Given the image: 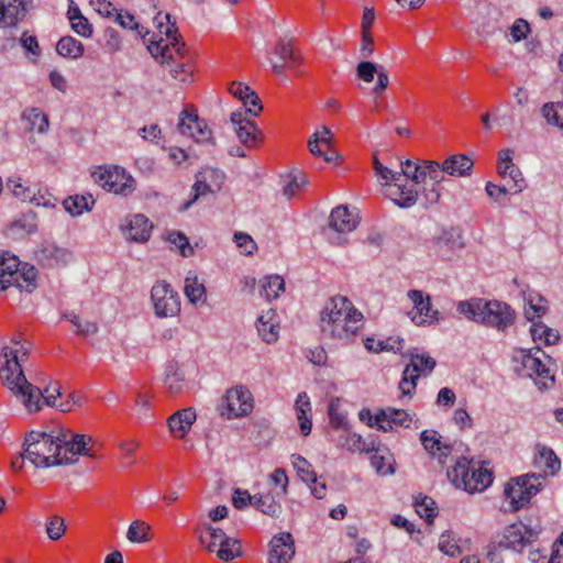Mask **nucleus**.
Wrapping results in <instances>:
<instances>
[{
	"mask_svg": "<svg viewBox=\"0 0 563 563\" xmlns=\"http://www.w3.org/2000/svg\"><path fill=\"white\" fill-rule=\"evenodd\" d=\"M229 92L242 102L243 112H249L253 117H257L262 112L261 100L249 86L234 81L229 86Z\"/></svg>",
	"mask_w": 563,
	"mask_h": 563,
	"instance_id": "obj_26",
	"label": "nucleus"
},
{
	"mask_svg": "<svg viewBox=\"0 0 563 563\" xmlns=\"http://www.w3.org/2000/svg\"><path fill=\"white\" fill-rule=\"evenodd\" d=\"M218 548L217 556L222 561L229 562L241 555V547L236 539L230 538L228 544L223 542Z\"/></svg>",
	"mask_w": 563,
	"mask_h": 563,
	"instance_id": "obj_62",
	"label": "nucleus"
},
{
	"mask_svg": "<svg viewBox=\"0 0 563 563\" xmlns=\"http://www.w3.org/2000/svg\"><path fill=\"white\" fill-rule=\"evenodd\" d=\"M249 112L238 110L231 113L230 121L239 141L249 148H254L263 141L262 132L256 124L247 118Z\"/></svg>",
	"mask_w": 563,
	"mask_h": 563,
	"instance_id": "obj_17",
	"label": "nucleus"
},
{
	"mask_svg": "<svg viewBox=\"0 0 563 563\" xmlns=\"http://www.w3.org/2000/svg\"><path fill=\"white\" fill-rule=\"evenodd\" d=\"M358 216L349 210L346 206H338L329 217V230L334 233L345 234L356 229Z\"/></svg>",
	"mask_w": 563,
	"mask_h": 563,
	"instance_id": "obj_25",
	"label": "nucleus"
},
{
	"mask_svg": "<svg viewBox=\"0 0 563 563\" xmlns=\"http://www.w3.org/2000/svg\"><path fill=\"white\" fill-rule=\"evenodd\" d=\"M338 445L350 452H368L372 450L360 434L352 433L347 429L343 430V433L339 437Z\"/></svg>",
	"mask_w": 563,
	"mask_h": 563,
	"instance_id": "obj_45",
	"label": "nucleus"
},
{
	"mask_svg": "<svg viewBox=\"0 0 563 563\" xmlns=\"http://www.w3.org/2000/svg\"><path fill=\"white\" fill-rule=\"evenodd\" d=\"M308 147L309 151L314 156L323 157L327 164L336 166L342 161V156L339 153L331 150L330 146L329 148L322 146L321 142H319L318 139L310 137L308 142Z\"/></svg>",
	"mask_w": 563,
	"mask_h": 563,
	"instance_id": "obj_46",
	"label": "nucleus"
},
{
	"mask_svg": "<svg viewBox=\"0 0 563 563\" xmlns=\"http://www.w3.org/2000/svg\"><path fill=\"white\" fill-rule=\"evenodd\" d=\"M526 188L525 178H499V183L486 184L487 195L498 202H505L507 197L521 192Z\"/></svg>",
	"mask_w": 563,
	"mask_h": 563,
	"instance_id": "obj_23",
	"label": "nucleus"
},
{
	"mask_svg": "<svg viewBox=\"0 0 563 563\" xmlns=\"http://www.w3.org/2000/svg\"><path fill=\"white\" fill-rule=\"evenodd\" d=\"M542 115L548 123L563 129V102H550L542 107Z\"/></svg>",
	"mask_w": 563,
	"mask_h": 563,
	"instance_id": "obj_56",
	"label": "nucleus"
},
{
	"mask_svg": "<svg viewBox=\"0 0 563 563\" xmlns=\"http://www.w3.org/2000/svg\"><path fill=\"white\" fill-rule=\"evenodd\" d=\"M253 409L251 391L243 387L231 388L222 399L220 413L228 419L247 416Z\"/></svg>",
	"mask_w": 563,
	"mask_h": 563,
	"instance_id": "obj_13",
	"label": "nucleus"
},
{
	"mask_svg": "<svg viewBox=\"0 0 563 563\" xmlns=\"http://www.w3.org/2000/svg\"><path fill=\"white\" fill-rule=\"evenodd\" d=\"M412 422L411 415L405 409L386 407L376 412L377 430L393 431L395 428H409Z\"/></svg>",
	"mask_w": 563,
	"mask_h": 563,
	"instance_id": "obj_21",
	"label": "nucleus"
},
{
	"mask_svg": "<svg viewBox=\"0 0 563 563\" xmlns=\"http://www.w3.org/2000/svg\"><path fill=\"white\" fill-rule=\"evenodd\" d=\"M123 238L133 243H145L150 240L153 223L142 213L125 216L119 225Z\"/></svg>",
	"mask_w": 563,
	"mask_h": 563,
	"instance_id": "obj_16",
	"label": "nucleus"
},
{
	"mask_svg": "<svg viewBox=\"0 0 563 563\" xmlns=\"http://www.w3.org/2000/svg\"><path fill=\"white\" fill-rule=\"evenodd\" d=\"M196 418V411L191 407L176 411L167 419L169 432L176 438H185L190 431Z\"/></svg>",
	"mask_w": 563,
	"mask_h": 563,
	"instance_id": "obj_28",
	"label": "nucleus"
},
{
	"mask_svg": "<svg viewBox=\"0 0 563 563\" xmlns=\"http://www.w3.org/2000/svg\"><path fill=\"white\" fill-rule=\"evenodd\" d=\"M150 531V525L135 520L129 526L126 539L132 543H145L151 540Z\"/></svg>",
	"mask_w": 563,
	"mask_h": 563,
	"instance_id": "obj_49",
	"label": "nucleus"
},
{
	"mask_svg": "<svg viewBox=\"0 0 563 563\" xmlns=\"http://www.w3.org/2000/svg\"><path fill=\"white\" fill-rule=\"evenodd\" d=\"M218 190H220L219 185L216 188H213L205 180H197L192 186V198L185 202L183 210H187L194 202H196L200 198L214 195V192Z\"/></svg>",
	"mask_w": 563,
	"mask_h": 563,
	"instance_id": "obj_59",
	"label": "nucleus"
},
{
	"mask_svg": "<svg viewBox=\"0 0 563 563\" xmlns=\"http://www.w3.org/2000/svg\"><path fill=\"white\" fill-rule=\"evenodd\" d=\"M474 166L473 159L466 154H454L449 156L442 165L440 172L454 176H470Z\"/></svg>",
	"mask_w": 563,
	"mask_h": 563,
	"instance_id": "obj_30",
	"label": "nucleus"
},
{
	"mask_svg": "<svg viewBox=\"0 0 563 563\" xmlns=\"http://www.w3.org/2000/svg\"><path fill=\"white\" fill-rule=\"evenodd\" d=\"M379 67L373 62L362 60L356 66V76L362 81L369 84L374 80L375 75H378Z\"/></svg>",
	"mask_w": 563,
	"mask_h": 563,
	"instance_id": "obj_64",
	"label": "nucleus"
},
{
	"mask_svg": "<svg viewBox=\"0 0 563 563\" xmlns=\"http://www.w3.org/2000/svg\"><path fill=\"white\" fill-rule=\"evenodd\" d=\"M95 200L91 195L87 196H69L63 201L65 210L73 217L81 216L85 211H90Z\"/></svg>",
	"mask_w": 563,
	"mask_h": 563,
	"instance_id": "obj_38",
	"label": "nucleus"
},
{
	"mask_svg": "<svg viewBox=\"0 0 563 563\" xmlns=\"http://www.w3.org/2000/svg\"><path fill=\"white\" fill-rule=\"evenodd\" d=\"M253 506L271 517H277L282 512V506L271 495L255 496Z\"/></svg>",
	"mask_w": 563,
	"mask_h": 563,
	"instance_id": "obj_53",
	"label": "nucleus"
},
{
	"mask_svg": "<svg viewBox=\"0 0 563 563\" xmlns=\"http://www.w3.org/2000/svg\"><path fill=\"white\" fill-rule=\"evenodd\" d=\"M363 325V313L353 307L352 311L345 312L340 318V321H336L334 325H330V329H323L321 333L324 336L333 340L351 342L355 336L358 335Z\"/></svg>",
	"mask_w": 563,
	"mask_h": 563,
	"instance_id": "obj_11",
	"label": "nucleus"
},
{
	"mask_svg": "<svg viewBox=\"0 0 563 563\" xmlns=\"http://www.w3.org/2000/svg\"><path fill=\"white\" fill-rule=\"evenodd\" d=\"M512 157L514 151L510 148H504L498 152V176H515L518 173V168L515 165Z\"/></svg>",
	"mask_w": 563,
	"mask_h": 563,
	"instance_id": "obj_51",
	"label": "nucleus"
},
{
	"mask_svg": "<svg viewBox=\"0 0 563 563\" xmlns=\"http://www.w3.org/2000/svg\"><path fill=\"white\" fill-rule=\"evenodd\" d=\"M35 257L42 266L54 267L67 264L70 253L53 243L45 242L35 252Z\"/></svg>",
	"mask_w": 563,
	"mask_h": 563,
	"instance_id": "obj_27",
	"label": "nucleus"
},
{
	"mask_svg": "<svg viewBox=\"0 0 563 563\" xmlns=\"http://www.w3.org/2000/svg\"><path fill=\"white\" fill-rule=\"evenodd\" d=\"M374 339L367 338L365 341V347L371 352H382V351H393L395 353L400 352L404 347V339L400 336L397 338H388L386 340H378L377 346H374L372 343Z\"/></svg>",
	"mask_w": 563,
	"mask_h": 563,
	"instance_id": "obj_48",
	"label": "nucleus"
},
{
	"mask_svg": "<svg viewBox=\"0 0 563 563\" xmlns=\"http://www.w3.org/2000/svg\"><path fill=\"white\" fill-rule=\"evenodd\" d=\"M36 268L24 264L21 269L19 268L14 283L20 290L31 292L36 288Z\"/></svg>",
	"mask_w": 563,
	"mask_h": 563,
	"instance_id": "obj_40",
	"label": "nucleus"
},
{
	"mask_svg": "<svg viewBox=\"0 0 563 563\" xmlns=\"http://www.w3.org/2000/svg\"><path fill=\"white\" fill-rule=\"evenodd\" d=\"M167 241L174 244L184 257H189L195 254L194 247L189 244L188 238L183 232H169Z\"/></svg>",
	"mask_w": 563,
	"mask_h": 563,
	"instance_id": "obj_60",
	"label": "nucleus"
},
{
	"mask_svg": "<svg viewBox=\"0 0 563 563\" xmlns=\"http://www.w3.org/2000/svg\"><path fill=\"white\" fill-rule=\"evenodd\" d=\"M274 53L286 62L289 69H295L301 64V57L295 53L289 41L280 38L275 46Z\"/></svg>",
	"mask_w": 563,
	"mask_h": 563,
	"instance_id": "obj_41",
	"label": "nucleus"
},
{
	"mask_svg": "<svg viewBox=\"0 0 563 563\" xmlns=\"http://www.w3.org/2000/svg\"><path fill=\"white\" fill-rule=\"evenodd\" d=\"M542 532V526L538 518H528L508 525L498 541V548L520 553L525 548L536 542Z\"/></svg>",
	"mask_w": 563,
	"mask_h": 563,
	"instance_id": "obj_6",
	"label": "nucleus"
},
{
	"mask_svg": "<svg viewBox=\"0 0 563 563\" xmlns=\"http://www.w3.org/2000/svg\"><path fill=\"white\" fill-rule=\"evenodd\" d=\"M277 187L286 199H291L309 185L308 178H277Z\"/></svg>",
	"mask_w": 563,
	"mask_h": 563,
	"instance_id": "obj_47",
	"label": "nucleus"
},
{
	"mask_svg": "<svg viewBox=\"0 0 563 563\" xmlns=\"http://www.w3.org/2000/svg\"><path fill=\"white\" fill-rule=\"evenodd\" d=\"M434 504V500L430 497H420V499H416L415 503L416 511L421 518L431 522L437 516Z\"/></svg>",
	"mask_w": 563,
	"mask_h": 563,
	"instance_id": "obj_63",
	"label": "nucleus"
},
{
	"mask_svg": "<svg viewBox=\"0 0 563 563\" xmlns=\"http://www.w3.org/2000/svg\"><path fill=\"white\" fill-rule=\"evenodd\" d=\"M380 184L384 196L395 205L407 208L415 203L420 194H423L428 202H437L440 194L435 183H431V189L427 191V178H384Z\"/></svg>",
	"mask_w": 563,
	"mask_h": 563,
	"instance_id": "obj_5",
	"label": "nucleus"
},
{
	"mask_svg": "<svg viewBox=\"0 0 563 563\" xmlns=\"http://www.w3.org/2000/svg\"><path fill=\"white\" fill-rule=\"evenodd\" d=\"M354 305L350 299L344 296L331 297L323 306L320 311L319 328L320 331L323 329H330V325H334L336 321L347 311H352Z\"/></svg>",
	"mask_w": 563,
	"mask_h": 563,
	"instance_id": "obj_19",
	"label": "nucleus"
},
{
	"mask_svg": "<svg viewBox=\"0 0 563 563\" xmlns=\"http://www.w3.org/2000/svg\"><path fill=\"white\" fill-rule=\"evenodd\" d=\"M21 263L9 252L0 253V290H5L15 280Z\"/></svg>",
	"mask_w": 563,
	"mask_h": 563,
	"instance_id": "obj_31",
	"label": "nucleus"
},
{
	"mask_svg": "<svg viewBox=\"0 0 563 563\" xmlns=\"http://www.w3.org/2000/svg\"><path fill=\"white\" fill-rule=\"evenodd\" d=\"M184 292L191 303H205L207 300L206 287L196 275L189 274L185 278Z\"/></svg>",
	"mask_w": 563,
	"mask_h": 563,
	"instance_id": "obj_39",
	"label": "nucleus"
},
{
	"mask_svg": "<svg viewBox=\"0 0 563 563\" xmlns=\"http://www.w3.org/2000/svg\"><path fill=\"white\" fill-rule=\"evenodd\" d=\"M529 561L531 563H563L560 549L553 547L550 553L541 549L530 551Z\"/></svg>",
	"mask_w": 563,
	"mask_h": 563,
	"instance_id": "obj_58",
	"label": "nucleus"
},
{
	"mask_svg": "<svg viewBox=\"0 0 563 563\" xmlns=\"http://www.w3.org/2000/svg\"><path fill=\"white\" fill-rule=\"evenodd\" d=\"M65 443H63V454L77 461V455L93 456L87 445L92 442V438L86 434L71 433L64 430Z\"/></svg>",
	"mask_w": 563,
	"mask_h": 563,
	"instance_id": "obj_29",
	"label": "nucleus"
},
{
	"mask_svg": "<svg viewBox=\"0 0 563 563\" xmlns=\"http://www.w3.org/2000/svg\"><path fill=\"white\" fill-rule=\"evenodd\" d=\"M177 130L181 135L191 137L198 143L212 140L211 130L203 120L199 119L197 110L192 106L187 107L180 112Z\"/></svg>",
	"mask_w": 563,
	"mask_h": 563,
	"instance_id": "obj_14",
	"label": "nucleus"
},
{
	"mask_svg": "<svg viewBox=\"0 0 563 563\" xmlns=\"http://www.w3.org/2000/svg\"><path fill=\"white\" fill-rule=\"evenodd\" d=\"M99 186L108 192L126 197L131 195L135 188V178H98Z\"/></svg>",
	"mask_w": 563,
	"mask_h": 563,
	"instance_id": "obj_34",
	"label": "nucleus"
},
{
	"mask_svg": "<svg viewBox=\"0 0 563 563\" xmlns=\"http://www.w3.org/2000/svg\"><path fill=\"white\" fill-rule=\"evenodd\" d=\"M257 331L264 342L271 344L277 341L279 325L278 322L275 321V312L273 310L258 317Z\"/></svg>",
	"mask_w": 563,
	"mask_h": 563,
	"instance_id": "obj_35",
	"label": "nucleus"
},
{
	"mask_svg": "<svg viewBox=\"0 0 563 563\" xmlns=\"http://www.w3.org/2000/svg\"><path fill=\"white\" fill-rule=\"evenodd\" d=\"M151 300L159 318L174 317L180 311L179 296L166 282H157L153 286Z\"/></svg>",
	"mask_w": 563,
	"mask_h": 563,
	"instance_id": "obj_12",
	"label": "nucleus"
},
{
	"mask_svg": "<svg viewBox=\"0 0 563 563\" xmlns=\"http://www.w3.org/2000/svg\"><path fill=\"white\" fill-rule=\"evenodd\" d=\"M262 288L266 299H276L285 290V282L279 275H272L262 280Z\"/></svg>",
	"mask_w": 563,
	"mask_h": 563,
	"instance_id": "obj_54",
	"label": "nucleus"
},
{
	"mask_svg": "<svg viewBox=\"0 0 563 563\" xmlns=\"http://www.w3.org/2000/svg\"><path fill=\"white\" fill-rule=\"evenodd\" d=\"M544 476L541 474H526L506 484L504 493L514 510L525 507L532 496L537 495L542 486Z\"/></svg>",
	"mask_w": 563,
	"mask_h": 563,
	"instance_id": "obj_8",
	"label": "nucleus"
},
{
	"mask_svg": "<svg viewBox=\"0 0 563 563\" xmlns=\"http://www.w3.org/2000/svg\"><path fill=\"white\" fill-rule=\"evenodd\" d=\"M10 229L21 230L27 234L35 232L37 229L36 214L32 211L23 213L12 222Z\"/></svg>",
	"mask_w": 563,
	"mask_h": 563,
	"instance_id": "obj_61",
	"label": "nucleus"
},
{
	"mask_svg": "<svg viewBox=\"0 0 563 563\" xmlns=\"http://www.w3.org/2000/svg\"><path fill=\"white\" fill-rule=\"evenodd\" d=\"M64 318L69 320L75 328V333L78 335H93L98 332L96 322L81 320L79 316L74 312L65 313Z\"/></svg>",
	"mask_w": 563,
	"mask_h": 563,
	"instance_id": "obj_55",
	"label": "nucleus"
},
{
	"mask_svg": "<svg viewBox=\"0 0 563 563\" xmlns=\"http://www.w3.org/2000/svg\"><path fill=\"white\" fill-rule=\"evenodd\" d=\"M420 440L423 448L431 454H438L440 457H446L452 451L450 444L442 443L439 439L437 431L424 430L420 434Z\"/></svg>",
	"mask_w": 563,
	"mask_h": 563,
	"instance_id": "obj_37",
	"label": "nucleus"
},
{
	"mask_svg": "<svg viewBox=\"0 0 563 563\" xmlns=\"http://www.w3.org/2000/svg\"><path fill=\"white\" fill-rule=\"evenodd\" d=\"M68 16L71 24V29L84 37H89L92 34V25L89 21L81 15L78 8L69 9Z\"/></svg>",
	"mask_w": 563,
	"mask_h": 563,
	"instance_id": "obj_50",
	"label": "nucleus"
},
{
	"mask_svg": "<svg viewBox=\"0 0 563 563\" xmlns=\"http://www.w3.org/2000/svg\"><path fill=\"white\" fill-rule=\"evenodd\" d=\"M56 52L63 57L76 59L82 56L84 45L71 36H64L57 42Z\"/></svg>",
	"mask_w": 563,
	"mask_h": 563,
	"instance_id": "obj_42",
	"label": "nucleus"
},
{
	"mask_svg": "<svg viewBox=\"0 0 563 563\" xmlns=\"http://www.w3.org/2000/svg\"><path fill=\"white\" fill-rule=\"evenodd\" d=\"M22 357L19 358V350L3 346L0 354V379L12 394L19 398L25 408L37 409L32 402L33 397H40V388L27 382L23 373L21 362L27 355V349L22 347Z\"/></svg>",
	"mask_w": 563,
	"mask_h": 563,
	"instance_id": "obj_2",
	"label": "nucleus"
},
{
	"mask_svg": "<svg viewBox=\"0 0 563 563\" xmlns=\"http://www.w3.org/2000/svg\"><path fill=\"white\" fill-rule=\"evenodd\" d=\"M413 305L412 311L408 313L411 321L418 327L431 325L439 322V311L432 309L431 298L423 291L411 289L407 292Z\"/></svg>",
	"mask_w": 563,
	"mask_h": 563,
	"instance_id": "obj_15",
	"label": "nucleus"
},
{
	"mask_svg": "<svg viewBox=\"0 0 563 563\" xmlns=\"http://www.w3.org/2000/svg\"><path fill=\"white\" fill-rule=\"evenodd\" d=\"M199 540L210 552H213L221 543L230 542V538L222 529L214 528L210 525L206 526V534H201Z\"/></svg>",
	"mask_w": 563,
	"mask_h": 563,
	"instance_id": "obj_44",
	"label": "nucleus"
},
{
	"mask_svg": "<svg viewBox=\"0 0 563 563\" xmlns=\"http://www.w3.org/2000/svg\"><path fill=\"white\" fill-rule=\"evenodd\" d=\"M521 294L525 301V317L527 320L533 321L536 318H541L547 311L545 299L531 290H522Z\"/></svg>",
	"mask_w": 563,
	"mask_h": 563,
	"instance_id": "obj_36",
	"label": "nucleus"
},
{
	"mask_svg": "<svg viewBox=\"0 0 563 563\" xmlns=\"http://www.w3.org/2000/svg\"><path fill=\"white\" fill-rule=\"evenodd\" d=\"M408 355L410 362L406 365L399 382V389L402 396H411L416 389L419 376L430 374L437 364L435 360L426 353L417 354L409 352Z\"/></svg>",
	"mask_w": 563,
	"mask_h": 563,
	"instance_id": "obj_9",
	"label": "nucleus"
},
{
	"mask_svg": "<svg viewBox=\"0 0 563 563\" xmlns=\"http://www.w3.org/2000/svg\"><path fill=\"white\" fill-rule=\"evenodd\" d=\"M400 176H431L440 172V164L435 161H421V163L406 159L400 163Z\"/></svg>",
	"mask_w": 563,
	"mask_h": 563,
	"instance_id": "obj_32",
	"label": "nucleus"
},
{
	"mask_svg": "<svg viewBox=\"0 0 563 563\" xmlns=\"http://www.w3.org/2000/svg\"><path fill=\"white\" fill-rule=\"evenodd\" d=\"M433 245L442 256H449L464 247L462 232L459 228H441L432 239Z\"/></svg>",
	"mask_w": 563,
	"mask_h": 563,
	"instance_id": "obj_22",
	"label": "nucleus"
},
{
	"mask_svg": "<svg viewBox=\"0 0 563 563\" xmlns=\"http://www.w3.org/2000/svg\"><path fill=\"white\" fill-rule=\"evenodd\" d=\"M63 443H65L63 429L49 432L33 430L25 435L24 456L36 468L74 464L73 457L63 454Z\"/></svg>",
	"mask_w": 563,
	"mask_h": 563,
	"instance_id": "obj_1",
	"label": "nucleus"
},
{
	"mask_svg": "<svg viewBox=\"0 0 563 563\" xmlns=\"http://www.w3.org/2000/svg\"><path fill=\"white\" fill-rule=\"evenodd\" d=\"M295 555V541L289 532H282L272 538L267 563H289Z\"/></svg>",
	"mask_w": 563,
	"mask_h": 563,
	"instance_id": "obj_20",
	"label": "nucleus"
},
{
	"mask_svg": "<svg viewBox=\"0 0 563 563\" xmlns=\"http://www.w3.org/2000/svg\"><path fill=\"white\" fill-rule=\"evenodd\" d=\"M169 13L158 12L154 18L157 27L156 40L147 41V49L151 55L162 65H170L176 63L177 57H183L185 44L180 43L176 23L172 22Z\"/></svg>",
	"mask_w": 563,
	"mask_h": 563,
	"instance_id": "obj_4",
	"label": "nucleus"
},
{
	"mask_svg": "<svg viewBox=\"0 0 563 563\" xmlns=\"http://www.w3.org/2000/svg\"><path fill=\"white\" fill-rule=\"evenodd\" d=\"M27 0H0V29L15 27L26 14Z\"/></svg>",
	"mask_w": 563,
	"mask_h": 563,
	"instance_id": "obj_24",
	"label": "nucleus"
},
{
	"mask_svg": "<svg viewBox=\"0 0 563 563\" xmlns=\"http://www.w3.org/2000/svg\"><path fill=\"white\" fill-rule=\"evenodd\" d=\"M185 382V375L179 371L177 365H169L165 375V384L172 394H177L181 390Z\"/></svg>",
	"mask_w": 563,
	"mask_h": 563,
	"instance_id": "obj_57",
	"label": "nucleus"
},
{
	"mask_svg": "<svg viewBox=\"0 0 563 563\" xmlns=\"http://www.w3.org/2000/svg\"><path fill=\"white\" fill-rule=\"evenodd\" d=\"M456 310L466 319L499 332L507 331L516 321L515 310L508 303L498 300L483 298L461 300Z\"/></svg>",
	"mask_w": 563,
	"mask_h": 563,
	"instance_id": "obj_3",
	"label": "nucleus"
},
{
	"mask_svg": "<svg viewBox=\"0 0 563 563\" xmlns=\"http://www.w3.org/2000/svg\"><path fill=\"white\" fill-rule=\"evenodd\" d=\"M292 466L296 470L301 481L306 483H316L317 474L314 473L312 465L301 455H291Z\"/></svg>",
	"mask_w": 563,
	"mask_h": 563,
	"instance_id": "obj_52",
	"label": "nucleus"
},
{
	"mask_svg": "<svg viewBox=\"0 0 563 563\" xmlns=\"http://www.w3.org/2000/svg\"><path fill=\"white\" fill-rule=\"evenodd\" d=\"M7 186L23 202L27 201L43 207L52 205L51 199L37 190L36 186L32 185L29 178H8Z\"/></svg>",
	"mask_w": 563,
	"mask_h": 563,
	"instance_id": "obj_18",
	"label": "nucleus"
},
{
	"mask_svg": "<svg viewBox=\"0 0 563 563\" xmlns=\"http://www.w3.org/2000/svg\"><path fill=\"white\" fill-rule=\"evenodd\" d=\"M297 419L299 421L300 432L308 435L311 432V402L307 393L302 391L297 396L295 402Z\"/></svg>",
	"mask_w": 563,
	"mask_h": 563,
	"instance_id": "obj_33",
	"label": "nucleus"
},
{
	"mask_svg": "<svg viewBox=\"0 0 563 563\" xmlns=\"http://www.w3.org/2000/svg\"><path fill=\"white\" fill-rule=\"evenodd\" d=\"M22 119L27 122V126L32 131L44 133L49 126L48 118L45 113L36 108H30L23 111Z\"/></svg>",
	"mask_w": 563,
	"mask_h": 563,
	"instance_id": "obj_43",
	"label": "nucleus"
},
{
	"mask_svg": "<svg viewBox=\"0 0 563 563\" xmlns=\"http://www.w3.org/2000/svg\"><path fill=\"white\" fill-rule=\"evenodd\" d=\"M448 477L455 487L470 493L481 492L493 482L490 471L482 467L475 470L471 466V461L465 457L460 459L452 468L448 470Z\"/></svg>",
	"mask_w": 563,
	"mask_h": 563,
	"instance_id": "obj_7",
	"label": "nucleus"
},
{
	"mask_svg": "<svg viewBox=\"0 0 563 563\" xmlns=\"http://www.w3.org/2000/svg\"><path fill=\"white\" fill-rule=\"evenodd\" d=\"M541 356H544V352L540 347L520 351L522 375L530 378L536 377V384L542 389L554 383V376L550 368L542 363Z\"/></svg>",
	"mask_w": 563,
	"mask_h": 563,
	"instance_id": "obj_10",
	"label": "nucleus"
}]
</instances>
